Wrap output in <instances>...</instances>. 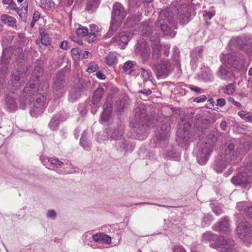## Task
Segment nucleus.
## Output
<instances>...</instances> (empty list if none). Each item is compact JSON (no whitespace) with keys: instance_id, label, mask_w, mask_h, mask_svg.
I'll list each match as a JSON object with an SVG mask.
<instances>
[{"instance_id":"f257e3e1","label":"nucleus","mask_w":252,"mask_h":252,"mask_svg":"<svg viewBox=\"0 0 252 252\" xmlns=\"http://www.w3.org/2000/svg\"><path fill=\"white\" fill-rule=\"evenodd\" d=\"M237 156V152L234 144L226 143L220 147V152L216 157L214 162V169L221 173L226 167L234 161Z\"/></svg>"},{"instance_id":"f03ea898","label":"nucleus","mask_w":252,"mask_h":252,"mask_svg":"<svg viewBox=\"0 0 252 252\" xmlns=\"http://www.w3.org/2000/svg\"><path fill=\"white\" fill-rule=\"evenodd\" d=\"M217 138L213 134H209L204 141H199L194 148L193 153L200 164H204L209 159L214 147Z\"/></svg>"},{"instance_id":"7ed1b4c3","label":"nucleus","mask_w":252,"mask_h":252,"mask_svg":"<svg viewBox=\"0 0 252 252\" xmlns=\"http://www.w3.org/2000/svg\"><path fill=\"white\" fill-rule=\"evenodd\" d=\"M159 18L157 23V27L160 28L164 35L171 37L175 36L176 32L172 31L171 28L166 24V23L168 22L177 29L176 20L169 9L166 8L161 11L159 14Z\"/></svg>"},{"instance_id":"20e7f679","label":"nucleus","mask_w":252,"mask_h":252,"mask_svg":"<svg viewBox=\"0 0 252 252\" xmlns=\"http://www.w3.org/2000/svg\"><path fill=\"white\" fill-rule=\"evenodd\" d=\"M126 15V11L122 4L119 2H115L112 8L109 33H113L118 30Z\"/></svg>"},{"instance_id":"39448f33","label":"nucleus","mask_w":252,"mask_h":252,"mask_svg":"<svg viewBox=\"0 0 252 252\" xmlns=\"http://www.w3.org/2000/svg\"><path fill=\"white\" fill-rule=\"evenodd\" d=\"M38 76L39 75L36 76L35 78L32 77L30 79L24 89L23 95L24 96H31L33 95L35 93L37 92L38 93L36 94H41L45 95L46 97L47 98L46 92L49 88V84L47 82H43L40 83L37 89L35 87V86L39 82Z\"/></svg>"},{"instance_id":"423d86ee","label":"nucleus","mask_w":252,"mask_h":252,"mask_svg":"<svg viewBox=\"0 0 252 252\" xmlns=\"http://www.w3.org/2000/svg\"><path fill=\"white\" fill-rule=\"evenodd\" d=\"M48 98L45 95L36 94L30 103V113L32 117L37 118L44 110Z\"/></svg>"},{"instance_id":"0eeeda50","label":"nucleus","mask_w":252,"mask_h":252,"mask_svg":"<svg viewBox=\"0 0 252 252\" xmlns=\"http://www.w3.org/2000/svg\"><path fill=\"white\" fill-rule=\"evenodd\" d=\"M173 61L163 60L155 64V73L158 78H165L173 70L174 68Z\"/></svg>"},{"instance_id":"6e6552de","label":"nucleus","mask_w":252,"mask_h":252,"mask_svg":"<svg viewBox=\"0 0 252 252\" xmlns=\"http://www.w3.org/2000/svg\"><path fill=\"white\" fill-rule=\"evenodd\" d=\"M195 11V5L192 3H183L177 9L178 20L182 25H186L189 21L190 17Z\"/></svg>"},{"instance_id":"1a4fd4ad","label":"nucleus","mask_w":252,"mask_h":252,"mask_svg":"<svg viewBox=\"0 0 252 252\" xmlns=\"http://www.w3.org/2000/svg\"><path fill=\"white\" fill-rule=\"evenodd\" d=\"M189 127L190 125L188 122L182 120L179 123L176 139L178 144L181 146H184L190 137Z\"/></svg>"},{"instance_id":"9d476101","label":"nucleus","mask_w":252,"mask_h":252,"mask_svg":"<svg viewBox=\"0 0 252 252\" xmlns=\"http://www.w3.org/2000/svg\"><path fill=\"white\" fill-rule=\"evenodd\" d=\"M47 159L51 166L50 169L56 171L59 174L73 173L76 172V171H73V166L71 164H65L67 165L66 167H63V169H61L64 164L58 158L53 157Z\"/></svg>"},{"instance_id":"9b49d317","label":"nucleus","mask_w":252,"mask_h":252,"mask_svg":"<svg viewBox=\"0 0 252 252\" xmlns=\"http://www.w3.org/2000/svg\"><path fill=\"white\" fill-rule=\"evenodd\" d=\"M234 246V241L230 238L220 236L215 243H212L210 246L221 252H229Z\"/></svg>"},{"instance_id":"f8f14e48","label":"nucleus","mask_w":252,"mask_h":252,"mask_svg":"<svg viewBox=\"0 0 252 252\" xmlns=\"http://www.w3.org/2000/svg\"><path fill=\"white\" fill-rule=\"evenodd\" d=\"M5 108L10 112H13L16 111L18 108L25 110L27 104L26 100L20 98L17 100L14 97L8 95L5 99Z\"/></svg>"},{"instance_id":"ddd939ff","label":"nucleus","mask_w":252,"mask_h":252,"mask_svg":"<svg viewBox=\"0 0 252 252\" xmlns=\"http://www.w3.org/2000/svg\"><path fill=\"white\" fill-rule=\"evenodd\" d=\"M231 182L236 186L250 188L252 185V175H249L247 172H242L233 177Z\"/></svg>"},{"instance_id":"4468645a","label":"nucleus","mask_w":252,"mask_h":252,"mask_svg":"<svg viewBox=\"0 0 252 252\" xmlns=\"http://www.w3.org/2000/svg\"><path fill=\"white\" fill-rule=\"evenodd\" d=\"M133 36V34L130 31H125L119 32L116 36L112 39L113 42H116L118 45L123 47L127 44L128 42Z\"/></svg>"},{"instance_id":"2eb2a0df","label":"nucleus","mask_w":252,"mask_h":252,"mask_svg":"<svg viewBox=\"0 0 252 252\" xmlns=\"http://www.w3.org/2000/svg\"><path fill=\"white\" fill-rule=\"evenodd\" d=\"M237 234L240 239L248 236L252 231V227L248 222H243L239 224L237 227Z\"/></svg>"},{"instance_id":"dca6fc26","label":"nucleus","mask_w":252,"mask_h":252,"mask_svg":"<svg viewBox=\"0 0 252 252\" xmlns=\"http://www.w3.org/2000/svg\"><path fill=\"white\" fill-rule=\"evenodd\" d=\"M213 229L223 233H227L231 231L228 220L226 218L222 219L218 224L213 226Z\"/></svg>"},{"instance_id":"f3484780","label":"nucleus","mask_w":252,"mask_h":252,"mask_svg":"<svg viewBox=\"0 0 252 252\" xmlns=\"http://www.w3.org/2000/svg\"><path fill=\"white\" fill-rule=\"evenodd\" d=\"M106 133L108 139L117 141L121 140L124 132L122 129L109 128L106 129Z\"/></svg>"},{"instance_id":"a211bd4d","label":"nucleus","mask_w":252,"mask_h":252,"mask_svg":"<svg viewBox=\"0 0 252 252\" xmlns=\"http://www.w3.org/2000/svg\"><path fill=\"white\" fill-rule=\"evenodd\" d=\"M64 77L62 73L58 72L57 73L53 85L54 91L56 92L60 91V93H62L64 88Z\"/></svg>"},{"instance_id":"6ab92c4d","label":"nucleus","mask_w":252,"mask_h":252,"mask_svg":"<svg viewBox=\"0 0 252 252\" xmlns=\"http://www.w3.org/2000/svg\"><path fill=\"white\" fill-rule=\"evenodd\" d=\"M147 118L146 111L144 109L136 108L135 110V120L138 124L142 126L146 124Z\"/></svg>"},{"instance_id":"aec40b11","label":"nucleus","mask_w":252,"mask_h":252,"mask_svg":"<svg viewBox=\"0 0 252 252\" xmlns=\"http://www.w3.org/2000/svg\"><path fill=\"white\" fill-rule=\"evenodd\" d=\"M25 74L20 71L16 70L12 74L11 78V82L14 87H19L22 82H23V78Z\"/></svg>"},{"instance_id":"412c9836","label":"nucleus","mask_w":252,"mask_h":252,"mask_svg":"<svg viewBox=\"0 0 252 252\" xmlns=\"http://www.w3.org/2000/svg\"><path fill=\"white\" fill-rule=\"evenodd\" d=\"M82 92V89L79 85L75 86L70 90L68 99L70 101L74 102L78 99Z\"/></svg>"},{"instance_id":"4be33fe9","label":"nucleus","mask_w":252,"mask_h":252,"mask_svg":"<svg viewBox=\"0 0 252 252\" xmlns=\"http://www.w3.org/2000/svg\"><path fill=\"white\" fill-rule=\"evenodd\" d=\"M217 76L220 78L226 80L230 81L233 78L231 72H229L224 66H220L217 73Z\"/></svg>"},{"instance_id":"5701e85b","label":"nucleus","mask_w":252,"mask_h":252,"mask_svg":"<svg viewBox=\"0 0 252 252\" xmlns=\"http://www.w3.org/2000/svg\"><path fill=\"white\" fill-rule=\"evenodd\" d=\"M170 131V126L166 124L162 125L160 130L156 133V136L159 140H163L168 136Z\"/></svg>"},{"instance_id":"b1692460","label":"nucleus","mask_w":252,"mask_h":252,"mask_svg":"<svg viewBox=\"0 0 252 252\" xmlns=\"http://www.w3.org/2000/svg\"><path fill=\"white\" fill-rule=\"evenodd\" d=\"M63 121V117L60 114H57L53 116L49 123V127L50 129L56 130L58 129L61 122Z\"/></svg>"},{"instance_id":"393cba45","label":"nucleus","mask_w":252,"mask_h":252,"mask_svg":"<svg viewBox=\"0 0 252 252\" xmlns=\"http://www.w3.org/2000/svg\"><path fill=\"white\" fill-rule=\"evenodd\" d=\"M237 208L240 211L247 213V215L252 217V204L246 202H240L237 204Z\"/></svg>"},{"instance_id":"a878e982","label":"nucleus","mask_w":252,"mask_h":252,"mask_svg":"<svg viewBox=\"0 0 252 252\" xmlns=\"http://www.w3.org/2000/svg\"><path fill=\"white\" fill-rule=\"evenodd\" d=\"M111 106L109 103H105L104 105V110L101 116L100 122L101 123L107 122L111 115Z\"/></svg>"},{"instance_id":"bb28decb","label":"nucleus","mask_w":252,"mask_h":252,"mask_svg":"<svg viewBox=\"0 0 252 252\" xmlns=\"http://www.w3.org/2000/svg\"><path fill=\"white\" fill-rule=\"evenodd\" d=\"M39 31L41 44L46 46L49 45L51 43V38L49 37L48 34L43 28H40Z\"/></svg>"},{"instance_id":"cd10ccee","label":"nucleus","mask_w":252,"mask_h":252,"mask_svg":"<svg viewBox=\"0 0 252 252\" xmlns=\"http://www.w3.org/2000/svg\"><path fill=\"white\" fill-rule=\"evenodd\" d=\"M235 56L231 54H222L220 58L222 63H228L232 66H234Z\"/></svg>"},{"instance_id":"c85d7f7f","label":"nucleus","mask_w":252,"mask_h":252,"mask_svg":"<svg viewBox=\"0 0 252 252\" xmlns=\"http://www.w3.org/2000/svg\"><path fill=\"white\" fill-rule=\"evenodd\" d=\"M2 22L9 27H14L15 26L16 20L15 18L10 16L7 14H3L0 17Z\"/></svg>"},{"instance_id":"c756f323","label":"nucleus","mask_w":252,"mask_h":252,"mask_svg":"<svg viewBox=\"0 0 252 252\" xmlns=\"http://www.w3.org/2000/svg\"><path fill=\"white\" fill-rule=\"evenodd\" d=\"M103 92L101 88L96 89L94 93L92 98L93 105L97 104L103 96Z\"/></svg>"},{"instance_id":"7c9ffc66","label":"nucleus","mask_w":252,"mask_h":252,"mask_svg":"<svg viewBox=\"0 0 252 252\" xmlns=\"http://www.w3.org/2000/svg\"><path fill=\"white\" fill-rule=\"evenodd\" d=\"M139 73L141 74L143 82H146L148 81H151L152 75L151 71L143 68H140L139 69Z\"/></svg>"},{"instance_id":"2f4dec72","label":"nucleus","mask_w":252,"mask_h":252,"mask_svg":"<svg viewBox=\"0 0 252 252\" xmlns=\"http://www.w3.org/2000/svg\"><path fill=\"white\" fill-rule=\"evenodd\" d=\"M218 238L211 232H206L202 235V240L203 241H210L213 243H215V242H217ZM211 244L212 243H211Z\"/></svg>"},{"instance_id":"473e14b6","label":"nucleus","mask_w":252,"mask_h":252,"mask_svg":"<svg viewBox=\"0 0 252 252\" xmlns=\"http://www.w3.org/2000/svg\"><path fill=\"white\" fill-rule=\"evenodd\" d=\"M140 29L143 35L149 36L152 34L151 24L148 22H145L142 26L140 27Z\"/></svg>"},{"instance_id":"72a5a7b5","label":"nucleus","mask_w":252,"mask_h":252,"mask_svg":"<svg viewBox=\"0 0 252 252\" xmlns=\"http://www.w3.org/2000/svg\"><path fill=\"white\" fill-rule=\"evenodd\" d=\"M76 33L79 37H84L89 34V30L86 27L79 25V27L76 30Z\"/></svg>"},{"instance_id":"f704fd0d","label":"nucleus","mask_w":252,"mask_h":252,"mask_svg":"<svg viewBox=\"0 0 252 252\" xmlns=\"http://www.w3.org/2000/svg\"><path fill=\"white\" fill-rule=\"evenodd\" d=\"M55 6L54 2L52 0H41L40 6L45 10H49Z\"/></svg>"},{"instance_id":"c9c22d12","label":"nucleus","mask_w":252,"mask_h":252,"mask_svg":"<svg viewBox=\"0 0 252 252\" xmlns=\"http://www.w3.org/2000/svg\"><path fill=\"white\" fill-rule=\"evenodd\" d=\"M85 131L83 133L82 136L80 139V143L81 145L85 150H88L90 149L91 146V143L85 138Z\"/></svg>"},{"instance_id":"e433bc0d","label":"nucleus","mask_w":252,"mask_h":252,"mask_svg":"<svg viewBox=\"0 0 252 252\" xmlns=\"http://www.w3.org/2000/svg\"><path fill=\"white\" fill-rule=\"evenodd\" d=\"M100 0H88L87 3L86 9L88 11L92 9L93 7L96 8Z\"/></svg>"},{"instance_id":"4c0bfd02","label":"nucleus","mask_w":252,"mask_h":252,"mask_svg":"<svg viewBox=\"0 0 252 252\" xmlns=\"http://www.w3.org/2000/svg\"><path fill=\"white\" fill-rule=\"evenodd\" d=\"M224 93L227 94H232L235 91V87L233 84L230 83L223 87Z\"/></svg>"},{"instance_id":"58836bf2","label":"nucleus","mask_w":252,"mask_h":252,"mask_svg":"<svg viewBox=\"0 0 252 252\" xmlns=\"http://www.w3.org/2000/svg\"><path fill=\"white\" fill-rule=\"evenodd\" d=\"M116 61V56L112 53L108 54V55L105 58V62L109 65H111L113 64Z\"/></svg>"},{"instance_id":"ea45409f","label":"nucleus","mask_w":252,"mask_h":252,"mask_svg":"<svg viewBox=\"0 0 252 252\" xmlns=\"http://www.w3.org/2000/svg\"><path fill=\"white\" fill-rule=\"evenodd\" d=\"M90 32L89 33H91L92 35H95L96 36H100V31H99L98 27L92 24L90 26Z\"/></svg>"},{"instance_id":"a19ab883","label":"nucleus","mask_w":252,"mask_h":252,"mask_svg":"<svg viewBox=\"0 0 252 252\" xmlns=\"http://www.w3.org/2000/svg\"><path fill=\"white\" fill-rule=\"evenodd\" d=\"M159 57V46L158 45H155L153 47V58L155 60H158Z\"/></svg>"},{"instance_id":"79ce46f5","label":"nucleus","mask_w":252,"mask_h":252,"mask_svg":"<svg viewBox=\"0 0 252 252\" xmlns=\"http://www.w3.org/2000/svg\"><path fill=\"white\" fill-rule=\"evenodd\" d=\"M150 49L149 47H145L144 51L142 52L141 56L144 60L147 61L150 57Z\"/></svg>"},{"instance_id":"37998d69","label":"nucleus","mask_w":252,"mask_h":252,"mask_svg":"<svg viewBox=\"0 0 252 252\" xmlns=\"http://www.w3.org/2000/svg\"><path fill=\"white\" fill-rule=\"evenodd\" d=\"M134 65V62L131 61H128L126 62L123 66V69L126 71L130 69Z\"/></svg>"},{"instance_id":"c03bdc74","label":"nucleus","mask_w":252,"mask_h":252,"mask_svg":"<svg viewBox=\"0 0 252 252\" xmlns=\"http://www.w3.org/2000/svg\"><path fill=\"white\" fill-rule=\"evenodd\" d=\"M27 12V7L26 8L24 9V10H22V9L21 10H17V13L23 21L26 20V16H25V15Z\"/></svg>"},{"instance_id":"a18cd8bd","label":"nucleus","mask_w":252,"mask_h":252,"mask_svg":"<svg viewBox=\"0 0 252 252\" xmlns=\"http://www.w3.org/2000/svg\"><path fill=\"white\" fill-rule=\"evenodd\" d=\"M98 67L96 64L92 63L90 64V66L88 68L87 71L88 72L91 73L95 71L97 69H98Z\"/></svg>"},{"instance_id":"49530a36","label":"nucleus","mask_w":252,"mask_h":252,"mask_svg":"<svg viewBox=\"0 0 252 252\" xmlns=\"http://www.w3.org/2000/svg\"><path fill=\"white\" fill-rule=\"evenodd\" d=\"M98 36L95 35H92L91 33L88 34V36L86 37V40L89 43H92L95 41L96 39L98 37Z\"/></svg>"},{"instance_id":"de8ad7c7","label":"nucleus","mask_w":252,"mask_h":252,"mask_svg":"<svg viewBox=\"0 0 252 252\" xmlns=\"http://www.w3.org/2000/svg\"><path fill=\"white\" fill-rule=\"evenodd\" d=\"M111 237L106 234H102L101 241L102 243H110L111 242Z\"/></svg>"},{"instance_id":"09e8293b","label":"nucleus","mask_w":252,"mask_h":252,"mask_svg":"<svg viewBox=\"0 0 252 252\" xmlns=\"http://www.w3.org/2000/svg\"><path fill=\"white\" fill-rule=\"evenodd\" d=\"M71 54L75 58H79L80 54V51L78 48H73L71 50Z\"/></svg>"},{"instance_id":"8fccbe9b","label":"nucleus","mask_w":252,"mask_h":252,"mask_svg":"<svg viewBox=\"0 0 252 252\" xmlns=\"http://www.w3.org/2000/svg\"><path fill=\"white\" fill-rule=\"evenodd\" d=\"M57 216V213L54 210H50L47 213V217L48 218L55 219Z\"/></svg>"},{"instance_id":"3c124183","label":"nucleus","mask_w":252,"mask_h":252,"mask_svg":"<svg viewBox=\"0 0 252 252\" xmlns=\"http://www.w3.org/2000/svg\"><path fill=\"white\" fill-rule=\"evenodd\" d=\"M101 236H102V233H96L94 235H92V238L95 242H100L101 241Z\"/></svg>"},{"instance_id":"603ef678","label":"nucleus","mask_w":252,"mask_h":252,"mask_svg":"<svg viewBox=\"0 0 252 252\" xmlns=\"http://www.w3.org/2000/svg\"><path fill=\"white\" fill-rule=\"evenodd\" d=\"M207 99V97L205 95H202L200 96L194 98L193 101L196 102H204Z\"/></svg>"},{"instance_id":"864d4df0","label":"nucleus","mask_w":252,"mask_h":252,"mask_svg":"<svg viewBox=\"0 0 252 252\" xmlns=\"http://www.w3.org/2000/svg\"><path fill=\"white\" fill-rule=\"evenodd\" d=\"M174 252H187L185 249L182 246H175L173 249Z\"/></svg>"},{"instance_id":"5fc2aeb1","label":"nucleus","mask_w":252,"mask_h":252,"mask_svg":"<svg viewBox=\"0 0 252 252\" xmlns=\"http://www.w3.org/2000/svg\"><path fill=\"white\" fill-rule=\"evenodd\" d=\"M228 100L229 102L231 103L232 104H233V105H234L235 106H236V107H241L242 106V105L241 104L237 101H235L234 100V99L232 97H229L228 98Z\"/></svg>"},{"instance_id":"6e6d98bb","label":"nucleus","mask_w":252,"mask_h":252,"mask_svg":"<svg viewBox=\"0 0 252 252\" xmlns=\"http://www.w3.org/2000/svg\"><path fill=\"white\" fill-rule=\"evenodd\" d=\"M60 47L64 50H67L68 48V43L66 41H63L61 42Z\"/></svg>"},{"instance_id":"4d7b16f0","label":"nucleus","mask_w":252,"mask_h":252,"mask_svg":"<svg viewBox=\"0 0 252 252\" xmlns=\"http://www.w3.org/2000/svg\"><path fill=\"white\" fill-rule=\"evenodd\" d=\"M161 49L163 51V53L166 56H168L169 53V46L168 45L161 47Z\"/></svg>"},{"instance_id":"13d9d810","label":"nucleus","mask_w":252,"mask_h":252,"mask_svg":"<svg viewBox=\"0 0 252 252\" xmlns=\"http://www.w3.org/2000/svg\"><path fill=\"white\" fill-rule=\"evenodd\" d=\"M8 8L15 11L18 9L17 7L16 4L13 0L8 4Z\"/></svg>"},{"instance_id":"bf43d9fd","label":"nucleus","mask_w":252,"mask_h":252,"mask_svg":"<svg viewBox=\"0 0 252 252\" xmlns=\"http://www.w3.org/2000/svg\"><path fill=\"white\" fill-rule=\"evenodd\" d=\"M217 105L222 107L225 105L226 101L224 98H219L217 101Z\"/></svg>"},{"instance_id":"052dcab7","label":"nucleus","mask_w":252,"mask_h":252,"mask_svg":"<svg viewBox=\"0 0 252 252\" xmlns=\"http://www.w3.org/2000/svg\"><path fill=\"white\" fill-rule=\"evenodd\" d=\"M127 147V144L126 142V141H124V139L122 138V143L121 145H119V147L118 148H120L121 149L126 150V149Z\"/></svg>"},{"instance_id":"680f3d73","label":"nucleus","mask_w":252,"mask_h":252,"mask_svg":"<svg viewBox=\"0 0 252 252\" xmlns=\"http://www.w3.org/2000/svg\"><path fill=\"white\" fill-rule=\"evenodd\" d=\"M208 102H209V104L207 105V108L209 109H213L215 103L214 100L212 98H210L208 100Z\"/></svg>"},{"instance_id":"e2e57ef3","label":"nucleus","mask_w":252,"mask_h":252,"mask_svg":"<svg viewBox=\"0 0 252 252\" xmlns=\"http://www.w3.org/2000/svg\"><path fill=\"white\" fill-rule=\"evenodd\" d=\"M40 16V14L38 11H36L33 13L32 19L34 21H37Z\"/></svg>"},{"instance_id":"0e129e2a","label":"nucleus","mask_w":252,"mask_h":252,"mask_svg":"<svg viewBox=\"0 0 252 252\" xmlns=\"http://www.w3.org/2000/svg\"><path fill=\"white\" fill-rule=\"evenodd\" d=\"M248 112H246L244 111H241L238 113V115L243 119L245 120Z\"/></svg>"},{"instance_id":"69168bd1","label":"nucleus","mask_w":252,"mask_h":252,"mask_svg":"<svg viewBox=\"0 0 252 252\" xmlns=\"http://www.w3.org/2000/svg\"><path fill=\"white\" fill-rule=\"evenodd\" d=\"M189 88L191 91H194V92L197 93V94L201 93V89L199 87H195V86H191Z\"/></svg>"},{"instance_id":"338daca9","label":"nucleus","mask_w":252,"mask_h":252,"mask_svg":"<svg viewBox=\"0 0 252 252\" xmlns=\"http://www.w3.org/2000/svg\"><path fill=\"white\" fill-rule=\"evenodd\" d=\"M220 127L222 130H226V127H227L226 122L225 121H221V122L220 124Z\"/></svg>"},{"instance_id":"774afa93","label":"nucleus","mask_w":252,"mask_h":252,"mask_svg":"<svg viewBox=\"0 0 252 252\" xmlns=\"http://www.w3.org/2000/svg\"><path fill=\"white\" fill-rule=\"evenodd\" d=\"M96 76L100 79H104L105 75L100 71H98L96 73Z\"/></svg>"}]
</instances>
